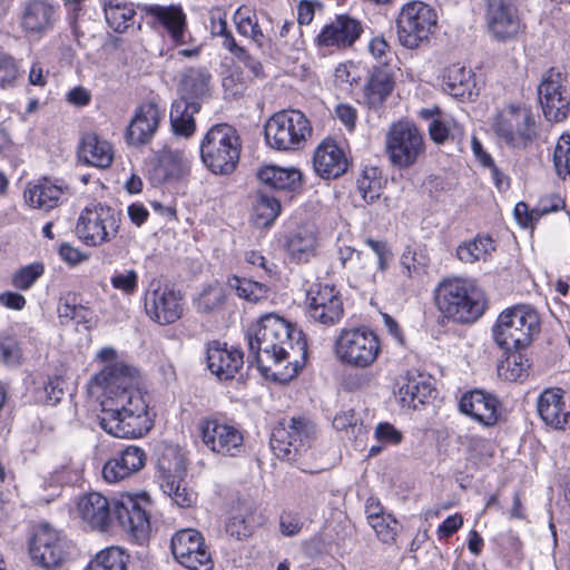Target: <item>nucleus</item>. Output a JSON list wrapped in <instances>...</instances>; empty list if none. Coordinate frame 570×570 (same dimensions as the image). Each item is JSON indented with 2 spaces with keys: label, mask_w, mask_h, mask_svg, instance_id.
<instances>
[{
  "label": "nucleus",
  "mask_w": 570,
  "mask_h": 570,
  "mask_svg": "<svg viewBox=\"0 0 570 570\" xmlns=\"http://www.w3.org/2000/svg\"><path fill=\"white\" fill-rule=\"evenodd\" d=\"M333 426L337 431L345 432L351 440L361 439L367 432L361 415L352 409L337 413L333 419Z\"/></svg>",
  "instance_id": "46"
},
{
  "label": "nucleus",
  "mask_w": 570,
  "mask_h": 570,
  "mask_svg": "<svg viewBox=\"0 0 570 570\" xmlns=\"http://www.w3.org/2000/svg\"><path fill=\"white\" fill-rule=\"evenodd\" d=\"M104 391L99 423L104 431L121 439L145 435L153 426L144 393L137 387L138 372L122 362L106 365L92 379Z\"/></svg>",
  "instance_id": "1"
},
{
  "label": "nucleus",
  "mask_w": 570,
  "mask_h": 570,
  "mask_svg": "<svg viewBox=\"0 0 570 570\" xmlns=\"http://www.w3.org/2000/svg\"><path fill=\"white\" fill-rule=\"evenodd\" d=\"M395 87L393 69L387 63L373 66L364 86V100L370 108H380Z\"/></svg>",
  "instance_id": "27"
},
{
  "label": "nucleus",
  "mask_w": 570,
  "mask_h": 570,
  "mask_svg": "<svg viewBox=\"0 0 570 570\" xmlns=\"http://www.w3.org/2000/svg\"><path fill=\"white\" fill-rule=\"evenodd\" d=\"M163 114L155 102L140 105L127 128V142L141 146L150 141L156 134Z\"/></svg>",
  "instance_id": "23"
},
{
  "label": "nucleus",
  "mask_w": 570,
  "mask_h": 570,
  "mask_svg": "<svg viewBox=\"0 0 570 570\" xmlns=\"http://www.w3.org/2000/svg\"><path fill=\"white\" fill-rule=\"evenodd\" d=\"M78 155L85 164L97 168H108L114 159L111 145L96 132H87L82 136Z\"/></svg>",
  "instance_id": "32"
},
{
  "label": "nucleus",
  "mask_w": 570,
  "mask_h": 570,
  "mask_svg": "<svg viewBox=\"0 0 570 570\" xmlns=\"http://www.w3.org/2000/svg\"><path fill=\"white\" fill-rule=\"evenodd\" d=\"M199 110V101L187 102L185 98L174 100L169 115L173 132L185 138L191 137L196 130L194 116Z\"/></svg>",
  "instance_id": "35"
},
{
  "label": "nucleus",
  "mask_w": 570,
  "mask_h": 570,
  "mask_svg": "<svg viewBox=\"0 0 570 570\" xmlns=\"http://www.w3.org/2000/svg\"><path fill=\"white\" fill-rule=\"evenodd\" d=\"M434 9L422 1L405 3L396 20L397 38L407 49H416L429 42L432 30L436 27Z\"/></svg>",
  "instance_id": "11"
},
{
  "label": "nucleus",
  "mask_w": 570,
  "mask_h": 570,
  "mask_svg": "<svg viewBox=\"0 0 570 570\" xmlns=\"http://www.w3.org/2000/svg\"><path fill=\"white\" fill-rule=\"evenodd\" d=\"M259 181L268 190L296 193L302 188V173L296 168L265 166L257 173Z\"/></svg>",
  "instance_id": "31"
},
{
  "label": "nucleus",
  "mask_w": 570,
  "mask_h": 570,
  "mask_svg": "<svg viewBox=\"0 0 570 570\" xmlns=\"http://www.w3.org/2000/svg\"><path fill=\"white\" fill-rule=\"evenodd\" d=\"M281 199L272 190L262 187L257 190L253 203V216L255 224L261 227H267L281 214Z\"/></svg>",
  "instance_id": "37"
},
{
  "label": "nucleus",
  "mask_w": 570,
  "mask_h": 570,
  "mask_svg": "<svg viewBox=\"0 0 570 570\" xmlns=\"http://www.w3.org/2000/svg\"><path fill=\"white\" fill-rule=\"evenodd\" d=\"M78 513L92 530L107 531L112 522V501L98 492H90L78 501Z\"/></svg>",
  "instance_id": "26"
},
{
  "label": "nucleus",
  "mask_w": 570,
  "mask_h": 570,
  "mask_svg": "<svg viewBox=\"0 0 570 570\" xmlns=\"http://www.w3.org/2000/svg\"><path fill=\"white\" fill-rule=\"evenodd\" d=\"M79 304L78 295L76 293H67L59 298L57 312L61 324H67L72 321V314H75Z\"/></svg>",
  "instance_id": "58"
},
{
  "label": "nucleus",
  "mask_w": 570,
  "mask_h": 570,
  "mask_svg": "<svg viewBox=\"0 0 570 570\" xmlns=\"http://www.w3.org/2000/svg\"><path fill=\"white\" fill-rule=\"evenodd\" d=\"M22 361V348L12 330L0 331V363L18 366Z\"/></svg>",
  "instance_id": "48"
},
{
  "label": "nucleus",
  "mask_w": 570,
  "mask_h": 570,
  "mask_svg": "<svg viewBox=\"0 0 570 570\" xmlns=\"http://www.w3.org/2000/svg\"><path fill=\"white\" fill-rule=\"evenodd\" d=\"M474 86L471 69L453 65L443 73V90L455 98L471 96Z\"/></svg>",
  "instance_id": "39"
},
{
  "label": "nucleus",
  "mask_w": 570,
  "mask_h": 570,
  "mask_svg": "<svg viewBox=\"0 0 570 570\" xmlns=\"http://www.w3.org/2000/svg\"><path fill=\"white\" fill-rule=\"evenodd\" d=\"M128 558L120 548L110 547L97 553L86 570H126Z\"/></svg>",
  "instance_id": "43"
},
{
  "label": "nucleus",
  "mask_w": 570,
  "mask_h": 570,
  "mask_svg": "<svg viewBox=\"0 0 570 570\" xmlns=\"http://www.w3.org/2000/svg\"><path fill=\"white\" fill-rule=\"evenodd\" d=\"M539 328L538 313L529 305H515L499 315L492 332L495 343L512 352L530 345Z\"/></svg>",
  "instance_id": "6"
},
{
  "label": "nucleus",
  "mask_w": 570,
  "mask_h": 570,
  "mask_svg": "<svg viewBox=\"0 0 570 570\" xmlns=\"http://www.w3.org/2000/svg\"><path fill=\"white\" fill-rule=\"evenodd\" d=\"M234 20L238 32L244 36H247V31L252 30L254 23L257 22V20L253 19L250 16V10L243 7L235 12Z\"/></svg>",
  "instance_id": "63"
},
{
  "label": "nucleus",
  "mask_w": 570,
  "mask_h": 570,
  "mask_svg": "<svg viewBox=\"0 0 570 570\" xmlns=\"http://www.w3.org/2000/svg\"><path fill=\"white\" fill-rule=\"evenodd\" d=\"M204 444L224 456H237L244 452V439L235 426L218 420H206L200 426Z\"/></svg>",
  "instance_id": "18"
},
{
  "label": "nucleus",
  "mask_w": 570,
  "mask_h": 570,
  "mask_svg": "<svg viewBox=\"0 0 570 570\" xmlns=\"http://www.w3.org/2000/svg\"><path fill=\"white\" fill-rule=\"evenodd\" d=\"M307 314L318 324H337L344 315L341 293L331 285H313L307 292Z\"/></svg>",
  "instance_id": "17"
},
{
  "label": "nucleus",
  "mask_w": 570,
  "mask_h": 570,
  "mask_svg": "<svg viewBox=\"0 0 570 570\" xmlns=\"http://www.w3.org/2000/svg\"><path fill=\"white\" fill-rule=\"evenodd\" d=\"M146 460V452L141 448L128 445L105 463L102 476L109 483L119 482L139 472L145 466Z\"/></svg>",
  "instance_id": "24"
},
{
  "label": "nucleus",
  "mask_w": 570,
  "mask_h": 570,
  "mask_svg": "<svg viewBox=\"0 0 570 570\" xmlns=\"http://www.w3.org/2000/svg\"><path fill=\"white\" fill-rule=\"evenodd\" d=\"M463 524L461 514L455 513L448 517L438 528V535L440 539H446L455 533Z\"/></svg>",
  "instance_id": "62"
},
{
  "label": "nucleus",
  "mask_w": 570,
  "mask_h": 570,
  "mask_svg": "<svg viewBox=\"0 0 570 570\" xmlns=\"http://www.w3.org/2000/svg\"><path fill=\"white\" fill-rule=\"evenodd\" d=\"M63 186L42 178L36 184H30L24 190L26 202L33 208L49 212L59 206Z\"/></svg>",
  "instance_id": "34"
},
{
  "label": "nucleus",
  "mask_w": 570,
  "mask_h": 570,
  "mask_svg": "<svg viewBox=\"0 0 570 570\" xmlns=\"http://www.w3.org/2000/svg\"><path fill=\"white\" fill-rule=\"evenodd\" d=\"M186 471V466L179 462L175 464L174 470L161 466L158 476L163 492L180 508L191 507L197 497L194 491L187 488L184 481Z\"/></svg>",
  "instance_id": "29"
},
{
  "label": "nucleus",
  "mask_w": 570,
  "mask_h": 570,
  "mask_svg": "<svg viewBox=\"0 0 570 570\" xmlns=\"http://www.w3.org/2000/svg\"><path fill=\"white\" fill-rule=\"evenodd\" d=\"M311 136L312 126L308 119L296 109L278 111L265 125L267 145L279 151L302 149Z\"/></svg>",
  "instance_id": "7"
},
{
  "label": "nucleus",
  "mask_w": 570,
  "mask_h": 570,
  "mask_svg": "<svg viewBox=\"0 0 570 570\" xmlns=\"http://www.w3.org/2000/svg\"><path fill=\"white\" fill-rule=\"evenodd\" d=\"M303 522L298 513L285 511L281 514L279 529L283 535L294 537L302 530Z\"/></svg>",
  "instance_id": "59"
},
{
  "label": "nucleus",
  "mask_w": 570,
  "mask_h": 570,
  "mask_svg": "<svg viewBox=\"0 0 570 570\" xmlns=\"http://www.w3.org/2000/svg\"><path fill=\"white\" fill-rule=\"evenodd\" d=\"M65 548V541L58 531L49 524H43L31 539L29 552L33 562L50 570L62 563L66 557Z\"/></svg>",
  "instance_id": "19"
},
{
  "label": "nucleus",
  "mask_w": 570,
  "mask_h": 570,
  "mask_svg": "<svg viewBox=\"0 0 570 570\" xmlns=\"http://www.w3.org/2000/svg\"><path fill=\"white\" fill-rule=\"evenodd\" d=\"M226 301L224 287L218 283L206 285L194 301L198 313L209 314L220 308Z\"/></svg>",
  "instance_id": "44"
},
{
  "label": "nucleus",
  "mask_w": 570,
  "mask_h": 570,
  "mask_svg": "<svg viewBox=\"0 0 570 570\" xmlns=\"http://www.w3.org/2000/svg\"><path fill=\"white\" fill-rule=\"evenodd\" d=\"M385 153L393 166L411 168L425 155L423 134L413 122H394L385 136Z\"/></svg>",
  "instance_id": "10"
},
{
  "label": "nucleus",
  "mask_w": 570,
  "mask_h": 570,
  "mask_svg": "<svg viewBox=\"0 0 570 570\" xmlns=\"http://www.w3.org/2000/svg\"><path fill=\"white\" fill-rule=\"evenodd\" d=\"M431 393L430 385L416 379H406V382L400 386L402 402L413 407H416L415 400L423 403L424 399L430 396Z\"/></svg>",
  "instance_id": "51"
},
{
  "label": "nucleus",
  "mask_w": 570,
  "mask_h": 570,
  "mask_svg": "<svg viewBox=\"0 0 570 570\" xmlns=\"http://www.w3.org/2000/svg\"><path fill=\"white\" fill-rule=\"evenodd\" d=\"M45 272L43 264L33 263L18 269L11 279V284L17 289H29Z\"/></svg>",
  "instance_id": "53"
},
{
  "label": "nucleus",
  "mask_w": 570,
  "mask_h": 570,
  "mask_svg": "<svg viewBox=\"0 0 570 570\" xmlns=\"http://www.w3.org/2000/svg\"><path fill=\"white\" fill-rule=\"evenodd\" d=\"M460 411L484 426H493L501 413V403L492 394L475 390L465 393L459 403Z\"/></svg>",
  "instance_id": "22"
},
{
  "label": "nucleus",
  "mask_w": 570,
  "mask_h": 570,
  "mask_svg": "<svg viewBox=\"0 0 570 570\" xmlns=\"http://www.w3.org/2000/svg\"><path fill=\"white\" fill-rule=\"evenodd\" d=\"M210 75L205 68H189L180 81V96L187 102L202 100L208 95Z\"/></svg>",
  "instance_id": "36"
},
{
  "label": "nucleus",
  "mask_w": 570,
  "mask_h": 570,
  "mask_svg": "<svg viewBox=\"0 0 570 570\" xmlns=\"http://www.w3.org/2000/svg\"><path fill=\"white\" fill-rule=\"evenodd\" d=\"M313 167L324 179H335L346 173L348 160L334 141H324L315 150Z\"/></svg>",
  "instance_id": "28"
},
{
  "label": "nucleus",
  "mask_w": 570,
  "mask_h": 570,
  "mask_svg": "<svg viewBox=\"0 0 570 570\" xmlns=\"http://www.w3.org/2000/svg\"><path fill=\"white\" fill-rule=\"evenodd\" d=\"M363 33L360 20L341 14L326 24L316 38L320 47L346 49L351 48Z\"/></svg>",
  "instance_id": "21"
},
{
  "label": "nucleus",
  "mask_w": 570,
  "mask_h": 570,
  "mask_svg": "<svg viewBox=\"0 0 570 570\" xmlns=\"http://www.w3.org/2000/svg\"><path fill=\"white\" fill-rule=\"evenodd\" d=\"M492 246L490 237L476 236L474 239L461 244L456 248V256L463 263H474L480 259H485Z\"/></svg>",
  "instance_id": "49"
},
{
  "label": "nucleus",
  "mask_w": 570,
  "mask_h": 570,
  "mask_svg": "<svg viewBox=\"0 0 570 570\" xmlns=\"http://www.w3.org/2000/svg\"><path fill=\"white\" fill-rule=\"evenodd\" d=\"M316 435L315 424L304 416L284 417L274 426L271 449L281 460L295 463L307 472L304 459Z\"/></svg>",
  "instance_id": "4"
},
{
  "label": "nucleus",
  "mask_w": 570,
  "mask_h": 570,
  "mask_svg": "<svg viewBox=\"0 0 570 570\" xmlns=\"http://www.w3.org/2000/svg\"><path fill=\"white\" fill-rule=\"evenodd\" d=\"M381 181L376 177V169L372 168L365 171L364 175L357 179V189L363 199L371 204L380 197Z\"/></svg>",
  "instance_id": "55"
},
{
  "label": "nucleus",
  "mask_w": 570,
  "mask_h": 570,
  "mask_svg": "<svg viewBox=\"0 0 570 570\" xmlns=\"http://www.w3.org/2000/svg\"><path fill=\"white\" fill-rule=\"evenodd\" d=\"M485 3L487 22L493 37L500 41L517 37L521 21L511 0H485Z\"/></svg>",
  "instance_id": "20"
},
{
  "label": "nucleus",
  "mask_w": 570,
  "mask_h": 570,
  "mask_svg": "<svg viewBox=\"0 0 570 570\" xmlns=\"http://www.w3.org/2000/svg\"><path fill=\"white\" fill-rule=\"evenodd\" d=\"M110 283L114 288L125 294H132L138 285V275L134 269L126 271L125 273H115L110 278Z\"/></svg>",
  "instance_id": "57"
},
{
  "label": "nucleus",
  "mask_w": 570,
  "mask_h": 570,
  "mask_svg": "<svg viewBox=\"0 0 570 570\" xmlns=\"http://www.w3.org/2000/svg\"><path fill=\"white\" fill-rule=\"evenodd\" d=\"M370 524L381 541L385 543L394 541L397 533V521L390 514L374 519Z\"/></svg>",
  "instance_id": "56"
},
{
  "label": "nucleus",
  "mask_w": 570,
  "mask_h": 570,
  "mask_svg": "<svg viewBox=\"0 0 570 570\" xmlns=\"http://www.w3.org/2000/svg\"><path fill=\"white\" fill-rule=\"evenodd\" d=\"M429 262L430 258L428 256L426 249L421 247H406L401 256L403 274L409 278L424 273Z\"/></svg>",
  "instance_id": "50"
},
{
  "label": "nucleus",
  "mask_w": 570,
  "mask_h": 570,
  "mask_svg": "<svg viewBox=\"0 0 570 570\" xmlns=\"http://www.w3.org/2000/svg\"><path fill=\"white\" fill-rule=\"evenodd\" d=\"M381 351L380 340L367 327L343 328L334 342L336 358L356 368L371 366Z\"/></svg>",
  "instance_id": "9"
},
{
  "label": "nucleus",
  "mask_w": 570,
  "mask_h": 570,
  "mask_svg": "<svg viewBox=\"0 0 570 570\" xmlns=\"http://www.w3.org/2000/svg\"><path fill=\"white\" fill-rule=\"evenodd\" d=\"M316 249V234L307 227L297 228L286 243V250L291 259L296 263L307 262Z\"/></svg>",
  "instance_id": "38"
},
{
  "label": "nucleus",
  "mask_w": 570,
  "mask_h": 570,
  "mask_svg": "<svg viewBox=\"0 0 570 570\" xmlns=\"http://www.w3.org/2000/svg\"><path fill=\"white\" fill-rule=\"evenodd\" d=\"M376 440L384 444L396 445L402 441V433L387 422L380 423L374 433Z\"/></svg>",
  "instance_id": "60"
},
{
  "label": "nucleus",
  "mask_w": 570,
  "mask_h": 570,
  "mask_svg": "<svg viewBox=\"0 0 570 570\" xmlns=\"http://www.w3.org/2000/svg\"><path fill=\"white\" fill-rule=\"evenodd\" d=\"M429 134L434 142L443 144L449 138L450 129L444 121L433 119L429 125Z\"/></svg>",
  "instance_id": "64"
},
{
  "label": "nucleus",
  "mask_w": 570,
  "mask_h": 570,
  "mask_svg": "<svg viewBox=\"0 0 570 570\" xmlns=\"http://www.w3.org/2000/svg\"><path fill=\"white\" fill-rule=\"evenodd\" d=\"M435 303L444 317L461 324L474 323L487 308L484 292L471 281L458 277L438 285Z\"/></svg>",
  "instance_id": "3"
},
{
  "label": "nucleus",
  "mask_w": 570,
  "mask_h": 570,
  "mask_svg": "<svg viewBox=\"0 0 570 570\" xmlns=\"http://www.w3.org/2000/svg\"><path fill=\"white\" fill-rule=\"evenodd\" d=\"M190 161L183 151L169 150L163 155L157 173L166 183L183 179L189 174Z\"/></svg>",
  "instance_id": "40"
},
{
  "label": "nucleus",
  "mask_w": 570,
  "mask_h": 570,
  "mask_svg": "<svg viewBox=\"0 0 570 570\" xmlns=\"http://www.w3.org/2000/svg\"><path fill=\"white\" fill-rule=\"evenodd\" d=\"M174 558L188 570H212L213 561L202 533L195 529H183L171 538Z\"/></svg>",
  "instance_id": "16"
},
{
  "label": "nucleus",
  "mask_w": 570,
  "mask_h": 570,
  "mask_svg": "<svg viewBox=\"0 0 570 570\" xmlns=\"http://www.w3.org/2000/svg\"><path fill=\"white\" fill-rule=\"evenodd\" d=\"M561 389L546 390L538 400V412L540 417L556 429L563 428L570 416L566 410Z\"/></svg>",
  "instance_id": "33"
},
{
  "label": "nucleus",
  "mask_w": 570,
  "mask_h": 570,
  "mask_svg": "<svg viewBox=\"0 0 570 570\" xmlns=\"http://www.w3.org/2000/svg\"><path fill=\"white\" fill-rule=\"evenodd\" d=\"M244 364L243 352L213 341L207 347V366L219 380L233 379Z\"/></svg>",
  "instance_id": "25"
},
{
  "label": "nucleus",
  "mask_w": 570,
  "mask_h": 570,
  "mask_svg": "<svg viewBox=\"0 0 570 570\" xmlns=\"http://www.w3.org/2000/svg\"><path fill=\"white\" fill-rule=\"evenodd\" d=\"M248 356L247 362L267 374L272 364L279 365L289 361L291 353L299 355L303 360L307 354V343L302 331L296 330L284 318L267 314L247 332Z\"/></svg>",
  "instance_id": "2"
},
{
  "label": "nucleus",
  "mask_w": 570,
  "mask_h": 570,
  "mask_svg": "<svg viewBox=\"0 0 570 570\" xmlns=\"http://www.w3.org/2000/svg\"><path fill=\"white\" fill-rule=\"evenodd\" d=\"M120 227V213L104 204L87 206L78 218L76 233L89 246H101L114 239Z\"/></svg>",
  "instance_id": "12"
},
{
  "label": "nucleus",
  "mask_w": 570,
  "mask_h": 570,
  "mask_svg": "<svg viewBox=\"0 0 570 570\" xmlns=\"http://www.w3.org/2000/svg\"><path fill=\"white\" fill-rule=\"evenodd\" d=\"M226 532L232 537L243 539L250 534V525L242 515H234L226 524Z\"/></svg>",
  "instance_id": "61"
},
{
  "label": "nucleus",
  "mask_w": 570,
  "mask_h": 570,
  "mask_svg": "<svg viewBox=\"0 0 570 570\" xmlns=\"http://www.w3.org/2000/svg\"><path fill=\"white\" fill-rule=\"evenodd\" d=\"M492 128L508 147L518 150H527L539 137L534 116L524 105L510 104L497 115Z\"/></svg>",
  "instance_id": "8"
},
{
  "label": "nucleus",
  "mask_w": 570,
  "mask_h": 570,
  "mask_svg": "<svg viewBox=\"0 0 570 570\" xmlns=\"http://www.w3.org/2000/svg\"><path fill=\"white\" fill-rule=\"evenodd\" d=\"M227 284L238 297L248 302L256 303L267 297V288L262 283L233 275L228 277Z\"/></svg>",
  "instance_id": "47"
},
{
  "label": "nucleus",
  "mask_w": 570,
  "mask_h": 570,
  "mask_svg": "<svg viewBox=\"0 0 570 570\" xmlns=\"http://www.w3.org/2000/svg\"><path fill=\"white\" fill-rule=\"evenodd\" d=\"M529 361L521 353L512 352L498 365V375L510 382L522 381L528 376Z\"/></svg>",
  "instance_id": "45"
},
{
  "label": "nucleus",
  "mask_w": 570,
  "mask_h": 570,
  "mask_svg": "<svg viewBox=\"0 0 570 570\" xmlns=\"http://www.w3.org/2000/svg\"><path fill=\"white\" fill-rule=\"evenodd\" d=\"M20 76V66L16 58L0 52V89L7 90L16 87Z\"/></svg>",
  "instance_id": "52"
},
{
  "label": "nucleus",
  "mask_w": 570,
  "mask_h": 570,
  "mask_svg": "<svg viewBox=\"0 0 570 570\" xmlns=\"http://www.w3.org/2000/svg\"><path fill=\"white\" fill-rule=\"evenodd\" d=\"M52 13V7L46 0H31L24 8L22 27L27 31H43Z\"/></svg>",
  "instance_id": "41"
},
{
  "label": "nucleus",
  "mask_w": 570,
  "mask_h": 570,
  "mask_svg": "<svg viewBox=\"0 0 570 570\" xmlns=\"http://www.w3.org/2000/svg\"><path fill=\"white\" fill-rule=\"evenodd\" d=\"M184 296L173 285L151 281L145 294V311L159 325L177 322L184 314Z\"/></svg>",
  "instance_id": "14"
},
{
  "label": "nucleus",
  "mask_w": 570,
  "mask_h": 570,
  "mask_svg": "<svg viewBox=\"0 0 570 570\" xmlns=\"http://www.w3.org/2000/svg\"><path fill=\"white\" fill-rule=\"evenodd\" d=\"M147 13L155 18L156 21L167 31L170 39L176 45L186 43V14L183 11L181 6L171 4V6H159L154 4L148 7Z\"/></svg>",
  "instance_id": "30"
},
{
  "label": "nucleus",
  "mask_w": 570,
  "mask_h": 570,
  "mask_svg": "<svg viewBox=\"0 0 570 570\" xmlns=\"http://www.w3.org/2000/svg\"><path fill=\"white\" fill-rule=\"evenodd\" d=\"M553 164L557 175L566 179L570 175V135H562L554 148Z\"/></svg>",
  "instance_id": "54"
},
{
  "label": "nucleus",
  "mask_w": 570,
  "mask_h": 570,
  "mask_svg": "<svg viewBox=\"0 0 570 570\" xmlns=\"http://www.w3.org/2000/svg\"><path fill=\"white\" fill-rule=\"evenodd\" d=\"M242 150L240 137L233 126H212L200 141V159L214 175H230L237 167Z\"/></svg>",
  "instance_id": "5"
},
{
  "label": "nucleus",
  "mask_w": 570,
  "mask_h": 570,
  "mask_svg": "<svg viewBox=\"0 0 570 570\" xmlns=\"http://www.w3.org/2000/svg\"><path fill=\"white\" fill-rule=\"evenodd\" d=\"M538 96L547 120L560 122L570 115V90L567 76L561 70L550 68L542 75Z\"/></svg>",
  "instance_id": "13"
},
{
  "label": "nucleus",
  "mask_w": 570,
  "mask_h": 570,
  "mask_svg": "<svg viewBox=\"0 0 570 570\" xmlns=\"http://www.w3.org/2000/svg\"><path fill=\"white\" fill-rule=\"evenodd\" d=\"M149 505L145 495L121 493L112 499V519L116 518L121 528L136 540L144 541L150 528Z\"/></svg>",
  "instance_id": "15"
},
{
  "label": "nucleus",
  "mask_w": 570,
  "mask_h": 570,
  "mask_svg": "<svg viewBox=\"0 0 570 570\" xmlns=\"http://www.w3.org/2000/svg\"><path fill=\"white\" fill-rule=\"evenodd\" d=\"M104 11L108 26L116 32L121 33L134 23L136 11L126 3L112 0L105 2Z\"/></svg>",
  "instance_id": "42"
}]
</instances>
